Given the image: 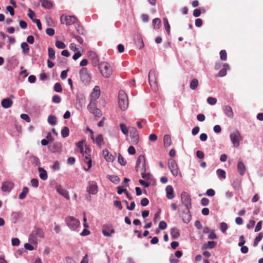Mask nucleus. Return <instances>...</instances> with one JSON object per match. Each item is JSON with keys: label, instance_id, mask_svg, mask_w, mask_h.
<instances>
[{"label": "nucleus", "instance_id": "a878e982", "mask_svg": "<svg viewBox=\"0 0 263 263\" xmlns=\"http://www.w3.org/2000/svg\"><path fill=\"white\" fill-rule=\"evenodd\" d=\"M38 171L39 173L40 178L43 180H46L48 178V175L46 171L42 167H39Z\"/></svg>", "mask_w": 263, "mask_h": 263}, {"label": "nucleus", "instance_id": "ea45409f", "mask_svg": "<svg viewBox=\"0 0 263 263\" xmlns=\"http://www.w3.org/2000/svg\"><path fill=\"white\" fill-rule=\"evenodd\" d=\"M120 129L121 130V132L122 133L125 135H127L128 134V128L127 127V126H126L125 124H124V123H121L120 124Z\"/></svg>", "mask_w": 263, "mask_h": 263}, {"label": "nucleus", "instance_id": "13d9d810", "mask_svg": "<svg viewBox=\"0 0 263 263\" xmlns=\"http://www.w3.org/2000/svg\"><path fill=\"white\" fill-rule=\"evenodd\" d=\"M117 192L118 194H121L123 193H125L126 194V196H128V192H127V190L123 189L122 186L118 187Z\"/></svg>", "mask_w": 263, "mask_h": 263}, {"label": "nucleus", "instance_id": "49530a36", "mask_svg": "<svg viewBox=\"0 0 263 263\" xmlns=\"http://www.w3.org/2000/svg\"><path fill=\"white\" fill-rule=\"evenodd\" d=\"M118 158V162L121 165L124 166L126 165V161L121 154H119Z\"/></svg>", "mask_w": 263, "mask_h": 263}, {"label": "nucleus", "instance_id": "7c9ffc66", "mask_svg": "<svg viewBox=\"0 0 263 263\" xmlns=\"http://www.w3.org/2000/svg\"><path fill=\"white\" fill-rule=\"evenodd\" d=\"M224 111L225 114L229 118H232L234 116V114L232 109L230 106H226L224 108Z\"/></svg>", "mask_w": 263, "mask_h": 263}, {"label": "nucleus", "instance_id": "bb28decb", "mask_svg": "<svg viewBox=\"0 0 263 263\" xmlns=\"http://www.w3.org/2000/svg\"><path fill=\"white\" fill-rule=\"evenodd\" d=\"M229 69V66L228 64H224L223 65V68H222L218 73L217 74V76L218 77H223L227 74V71Z\"/></svg>", "mask_w": 263, "mask_h": 263}, {"label": "nucleus", "instance_id": "338daca9", "mask_svg": "<svg viewBox=\"0 0 263 263\" xmlns=\"http://www.w3.org/2000/svg\"><path fill=\"white\" fill-rule=\"evenodd\" d=\"M21 118L25 120L26 121H27V122H30V119L29 118V117L28 116V115H27V114H22L21 115Z\"/></svg>", "mask_w": 263, "mask_h": 263}, {"label": "nucleus", "instance_id": "f8f14e48", "mask_svg": "<svg viewBox=\"0 0 263 263\" xmlns=\"http://www.w3.org/2000/svg\"><path fill=\"white\" fill-rule=\"evenodd\" d=\"M86 191L89 194L96 195L98 192V186L97 183L93 181H89L86 188Z\"/></svg>", "mask_w": 263, "mask_h": 263}, {"label": "nucleus", "instance_id": "8fccbe9b", "mask_svg": "<svg viewBox=\"0 0 263 263\" xmlns=\"http://www.w3.org/2000/svg\"><path fill=\"white\" fill-rule=\"evenodd\" d=\"M220 59L222 61H226L227 59V54L225 50H222L220 52Z\"/></svg>", "mask_w": 263, "mask_h": 263}, {"label": "nucleus", "instance_id": "4468645a", "mask_svg": "<svg viewBox=\"0 0 263 263\" xmlns=\"http://www.w3.org/2000/svg\"><path fill=\"white\" fill-rule=\"evenodd\" d=\"M77 18L73 16L62 15L61 17V21L62 24L66 25H71L77 22Z\"/></svg>", "mask_w": 263, "mask_h": 263}, {"label": "nucleus", "instance_id": "0eeeda50", "mask_svg": "<svg viewBox=\"0 0 263 263\" xmlns=\"http://www.w3.org/2000/svg\"><path fill=\"white\" fill-rule=\"evenodd\" d=\"M180 197L181 203L185 206V209H190L192 207V204L191 198L189 194L187 192H183Z\"/></svg>", "mask_w": 263, "mask_h": 263}, {"label": "nucleus", "instance_id": "cd10ccee", "mask_svg": "<svg viewBox=\"0 0 263 263\" xmlns=\"http://www.w3.org/2000/svg\"><path fill=\"white\" fill-rule=\"evenodd\" d=\"M148 80H149V83L151 85V86H152V84H155L156 83V80H155V72L154 70H150L148 73Z\"/></svg>", "mask_w": 263, "mask_h": 263}, {"label": "nucleus", "instance_id": "c03bdc74", "mask_svg": "<svg viewBox=\"0 0 263 263\" xmlns=\"http://www.w3.org/2000/svg\"><path fill=\"white\" fill-rule=\"evenodd\" d=\"M161 24V20L158 18H154L153 21V25L155 28H159Z\"/></svg>", "mask_w": 263, "mask_h": 263}, {"label": "nucleus", "instance_id": "9d476101", "mask_svg": "<svg viewBox=\"0 0 263 263\" xmlns=\"http://www.w3.org/2000/svg\"><path fill=\"white\" fill-rule=\"evenodd\" d=\"M130 132V143L132 144H137L139 141V133L134 127H129Z\"/></svg>", "mask_w": 263, "mask_h": 263}, {"label": "nucleus", "instance_id": "dca6fc26", "mask_svg": "<svg viewBox=\"0 0 263 263\" xmlns=\"http://www.w3.org/2000/svg\"><path fill=\"white\" fill-rule=\"evenodd\" d=\"M102 233L105 236L110 237L112 234L115 233V230L111 226L108 225L103 226Z\"/></svg>", "mask_w": 263, "mask_h": 263}, {"label": "nucleus", "instance_id": "6e6552de", "mask_svg": "<svg viewBox=\"0 0 263 263\" xmlns=\"http://www.w3.org/2000/svg\"><path fill=\"white\" fill-rule=\"evenodd\" d=\"M35 236H36L40 238H43L44 237V233L43 230L40 228H36L32 232L29 237V240L31 243H37V240L35 238Z\"/></svg>", "mask_w": 263, "mask_h": 263}, {"label": "nucleus", "instance_id": "f03ea898", "mask_svg": "<svg viewBox=\"0 0 263 263\" xmlns=\"http://www.w3.org/2000/svg\"><path fill=\"white\" fill-rule=\"evenodd\" d=\"M118 99V104L120 109L123 111L127 109L128 106V100L127 96L124 91H119Z\"/></svg>", "mask_w": 263, "mask_h": 263}, {"label": "nucleus", "instance_id": "393cba45", "mask_svg": "<svg viewBox=\"0 0 263 263\" xmlns=\"http://www.w3.org/2000/svg\"><path fill=\"white\" fill-rule=\"evenodd\" d=\"M166 191V196L167 199H172L175 197V194L174 192V189L173 187L171 185H168L166 186L165 189Z\"/></svg>", "mask_w": 263, "mask_h": 263}, {"label": "nucleus", "instance_id": "c756f323", "mask_svg": "<svg viewBox=\"0 0 263 263\" xmlns=\"http://www.w3.org/2000/svg\"><path fill=\"white\" fill-rule=\"evenodd\" d=\"M97 108V101L90 99V102L87 106L88 110L90 112H92Z\"/></svg>", "mask_w": 263, "mask_h": 263}, {"label": "nucleus", "instance_id": "423d86ee", "mask_svg": "<svg viewBox=\"0 0 263 263\" xmlns=\"http://www.w3.org/2000/svg\"><path fill=\"white\" fill-rule=\"evenodd\" d=\"M135 168L137 172H146L145 158L143 155L138 157Z\"/></svg>", "mask_w": 263, "mask_h": 263}, {"label": "nucleus", "instance_id": "6e6d98bb", "mask_svg": "<svg viewBox=\"0 0 263 263\" xmlns=\"http://www.w3.org/2000/svg\"><path fill=\"white\" fill-rule=\"evenodd\" d=\"M167 228V224L164 221H161L159 223V228L161 230H165Z\"/></svg>", "mask_w": 263, "mask_h": 263}, {"label": "nucleus", "instance_id": "1a4fd4ad", "mask_svg": "<svg viewBox=\"0 0 263 263\" xmlns=\"http://www.w3.org/2000/svg\"><path fill=\"white\" fill-rule=\"evenodd\" d=\"M231 141L234 146L237 147L239 145V142L242 140L240 133L238 130H235L230 135Z\"/></svg>", "mask_w": 263, "mask_h": 263}, {"label": "nucleus", "instance_id": "2eb2a0df", "mask_svg": "<svg viewBox=\"0 0 263 263\" xmlns=\"http://www.w3.org/2000/svg\"><path fill=\"white\" fill-rule=\"evenodd\" d=\"M55 189L56 190V191L62 196L64 197L67 200L70 199L68 191L65 189L64 188H63L61 185H56Z\"/></svg>", "mask_w": 263, "mask_h": 263}, {"label": "nucleus", "instance_id": "4d7b16f0", "mask_svg": "<svg viewBox=\"0 0 263 263\" xmlns=\"http://www.w3.org/2000/svg\"><path fill=\"white\" fill-rule=\"evenodd\" d=\"M61 101V97L58 95H54L52 98V102L55 103H59Z\"/></svg>", "mask_w": 263, "mask_h": 263}, {"label": "nucleus", "instance_id": "aec40b11", "mask_svg": "<svg viewBox=\"0 0 263 263\" xmlns=\"http://www.w3.org/2000/svg\"><path fill=\"white\" fill-rule=\"evenodd\" d=\"M190 210V209H185L182 214V220L185 223H189L192 218Z\"/></svg>", "mask_w": 263, "mask_h": 263}, {"label": "nucleus", "instance_id": "603ef678", "mask_svg": "<svg viewBox=\"0 0 263 263\" xmlns=\"http://www.w3.org/2000/svg\"><path fill=\"white\" fill-rule=\"evenodd\" d=\"M207 102L210 105H214L216 103L217 100L215 98L210 97L207 99Z\"/></svg>", "mask_w": 263, "mask_h": 263}, {"label": "nucleus", "instance_id": "2f4dec72", "mask_svg": "<svg viewBox=\"0 0 263 263\" xmlns=\"http://www.w3.org/2000/svg\"><path fill=\"white\" fill-rule=\"evenodd\" d=\"M163 142L165 147H168L172 143L171 136L168 135H165L163 137Z\"/></svg>", "mask_w": 263, "mask_h": 263}, {"label": "nucleus", "instance_id": "58836bf2", "mask_svg": "<svg viewBox=\"0 0 263 263\" xmlns=\"http://www.w3.org/2000/svg\"><path fill=\"white\" fill-rule=\"evenodd\" d=\"M263 237V234L262 233H260L257 236H256L254 239V241L253 243L254 247H256L259 242L262 239Z\"/></svg>", "mask_w": 263, "mask_h": 263}, {"label": "nucleus", "instance_id": "69168bd1", "mask_svg": "<svg viewBox=\"0 0 263 263\" xmlns=\"http://www.w3.org/2000/svg\"><path fill=\"white\" fill-rule=\"evenodd\" d=\"M139 182L141 185H143L145 187H148L150 185L149 183L142 179H140Z\"/></svg>", "mask_w": 263, "mask_h": 263}, {"label": "nucleus", "instance_id": "0e129e2a", "mask_svg": "<svg viewBox=\"0 0 263 263\" xmlns=\"http://www.w3.org/2000/svg\"><path fill=\"white\" fill-rule=\"evenodd\" d=\"M206 195H208L209 196L213 197L215 195V192L214 190L210 189H208L206 191Z\"/></svg>", "mask_w": 263, "mask_h": 263}, {"label": "nucleus", "instance_id": "f3484780", "mask_svg": "<svg viewBox=\"0 0 263 263\" xmlns=\"http://www.w3.org/2000/svg\"><path fill=\"white\" fill-rule=\"evenodd\" d=\"M13 187V183L10 181H5L2 183L1 190L5 192H10Z\"/></svg>", "mask_w": 263, "mask_h": 263}, {"label": "nucleus", "instance_id": "052dcab7", "mask_svg": "<svg viewBox=\"0 0 263 263\" xmlns=\"http://www.w3.org/2000/svg\"><path fill=\"white\" fill-rule=\"evenodd\" d=\"M46 32L49 36H53L55 33L54 30L51 28H47Z\"/></svg>", "mask_w": 263, "mask_h": 263}, {"label": "nucleus", "instance_id": "412c9836", "mask_svg": "<svg viewBox=\"0 0 263 263\" xmlns=\"http://www.w3.org/2000/svg\"><path fill=\"white\" fill-rule=\"evenodd\" d=\"M237 171L241 176H243L246 173V168L245 164L242 160H239L237 165Z\"/></svg>", "mask_w": 263, "mask_h": 263}, {"label": "nucleus", "instance_id": "72a5a7b5", "mask_svg": "<svg viewBox=\"0 0 263 263\" xmlns=\"http://www.w3.org/2000/svg\"><path fill=\"white\" fill-rule=\"evenodd\" d=\"M28 191L29 189L27 187H24L23 188L22 192L19 195V199L21 200L24 199L26 197L27 194H28Z\"/></svg>", "mask_w": 263, "mask_h": 263}, {"label": "nucleus", "instance_id": "bf43d9fd", "mask_svg": "<svg viewBox=\"0 0 263 263\" xmlns=\"http://www.w3.org/2000/svg\"><path fill=\"white\" fill-rule=\"evenodd\" d=\"M31 184L33 187H37L39 186V181L37 179L34 178L31 180Z\"/></svg>", "mask_w": 263, "mask_h": 263}, {"label": "nucleus", "instance_id": "5fc2aeb1", "mask_svg": "<svg viewBox=\"0 0 263 263\" xmlns=\"http://www.w3.org/2000/svg\"><path fill=\"white\" fill-rule=\"evenodd\" d=\"M217 245L216 242L213 241H209L208 242V246L204 247L205 248H209V249H213Z\"/></svg>", "mask_w": 263, "mask_h": 263}, {"label": "nucleus", "instance_id": "20e7f679", "mask_svg": "<svg viewBox=\"0 0 263 263\" xmlns=\"http://www.w3.org/2000/svg\"><path fill=\"white\" fill-rule=\"evenodd\" d=\"M65 222L68 228L72 231H78V229L80 225L79 220L72 216H67L65 218Z\"/></svg>", "mask_w": 263, "mask_h": 263}, {"label": "nucleus", "instance_id": "f704fd0d", "mask_svg": "<svg viewBox=\"0 0 263 263\" xmlns=\"http://www.w3.org/2000/svg\"><path fill=\"white\" fill-rule=\"evenodd\" d=\"M216 174L219 178H221L222 179H225L226 178V172L222 169H218L216 171Z\"/></svg>", "mask_w": 263, "mask_h": 263}, {"label": "nucleus", "instance_id": "4c0bfd02", "mask_svg": "<svg viewBox=\"0 0 263 263\" xmlns=\"http://www.w3.org/2000/svg\"><path fill=\"white\" fill-rule=\"evenodd\" d=\"M48 54L49 57L51 59H52V60L55 59V51H54L53 48H52L51 47L48 48Z\"/></svg>", "mask_w": 263, "mask_h": 263}, {"label": "nucleus", "instance_id": "f257e3e1", "mask_svg": "<svg viewBox=\"0 0 263 263\" xmlns=\"http://www.w3.org/2000/svg\"><path fill=\"white\" fill-rule=\"evenodd\" d=\"M77 151L80 152L85 157V162L88 164V168L86 171L89 170L92 166V160L90 157L91 151L89 148L84 145V141H81L77 143Z\"/></svg>", "mask_w": 263, "mask_h": 263}, {"label": "nucleus", "instance_id": "680f3d73", "mask_svg": "<svg viewBox=\"0 0 263 263\" xmlns=\"http://www.w3.org/2000/svg\"><path fill=\"white\" fill-rule=\"evenodd\" d=\"M12 245L13 246H18L20 245V240L17 238H13L11 240Z\"/></svg>", "mask_w": 263, "mask_h": 263}, {"label": "nucleus", "instance_id": "39448f33", "mask_svg": "<svg viewBox=\"0 0 263 263\" xmlns=\"http://www.w3.org/2000/svg\"><path fill=\"white\" fill-rule=\"evenodd\" d=\"M99 68L104 78H109L112 74L111 67L106 62H102L99 65Z\"/></svg>", "mask_w": 263, "mask_h": 263}, {"label": "nucleus", "instance_id": "a19ab883", "mask_svg": "<svg viewBox=\"0 0 263 263\" xmlns=\"http://www.w3.org/2000/svg\"><path fill=\"white\" fill-rule=\"evenodd\" d=\"M69 129L67 127H64L61 130V135L62 137L66 138L69 136Z\"/></svg>", "mask_w": 263, "mask_h": 263}, {"label": "nucleus", "instance_id": "6ab92c4d", "mask_svg": "<svg viewBox=\"0 0 263 263\" xmlns=\"http://www.w3.org/2000/svg\"><path fill=\"white\" fill-rule=\"evenodd\" d=\"M101 95V90L99 86H95L91 94V99L97 101Z\"/></svg>", "mask_w": 263, "mask_h": 263}, {"label": "nucleus", "instance_id": "c9c22d12", "mask_svg": "<svg viewBox=\"0 0 263 263\" xmlns=\"http://www.w3.org/2000/svg\"><path fill=\"white\" fill-rule=\"evenodd\" d=\"M198 86V81L197 79H194L190 83V87L191 89L195 90Z\"/></svg>", "mask_w": 263, "mask_h": 263}, {"label": "nucleus", "instance_id": "37998d69", "mask_svg": "<svg viewBox=\"0 0 263 263\" xmlns=\"http://www.w3.org/2000/svg\"><path fill=\"white\" fill-rule=\"evenodd\" d=\"M55 45L59 49H64L66 47V45L63 42L60 41H57Z\"/></svg>", "mask_w": 263, "mask_h": 263}, {"label": "nucleus", "instance_id": "ddd939ff", "mask_svg": "<svg viewBox=\"0 0 263 263\" xmlns=\"http://www.w3.org/2000/svg\"><path fill=\"white\" fill-rule=\"evenodd\" d=\"M87 130L89 131V133H91L90 138L93 140V142L95 143L99 147H101L103 142V138L102 135L100 134L98 135L96 138H95L93 131L89 128H87Z\"/></svg>", "mask_w": 263, "mask_h": 263}, {"label": "nucleus", "instance_id": "c85d7f7f", "mask_svg": "<svg viewBox=\"0 0 263 263\" xmlns=\"http://www.w3.org/2000/svg\"><path fill=\"white\" fill-rule=\"evenodd\" d=\"M171 235L173 239H177L180 236V232L178 229L173 228L171 230Z\"/></svg>", "mask_w": 263, "mask_h": 263}, {"label": "nucleus", "instance_id": "3c124183", "mask_svg": "<svg viewBox=\"0 0 263 263\" xmlns=\"http://www.w3.org/2000/svg\"><path fill=\"white\" fill-rule=\"evenodd\" d=\"M21 48L22 49V50L24 53H26V52L28 51L29 50L28 45L26 42L22 43L21 44Z\"/></svg>", "mask_w": 263, "mask_h": 263}, {"label": "nucleus", "instance_id": "9b49d317", "mask_svg": "<svg viewBox=\"0 0 263 263\" xmlns=\"http://www.w3.org/2000/svg\"><path fill=\"white\" fill-rule=\"evenodd\" d=\"M168 168L172 175L174 176H177L179 173V170L175 160L173 159H170L168 160Z\"/></svg>", "mask_w": 263, "mask_h": 263}, {"label": "nucleus", "instance_id": "473e14b6", "mask_svg": "<svg viewBox=\"0 0 263 263\" xmlns=\"http://www.w3.org/2000/svg\"><path fill=\"white\" fill-rule=\"evenodd\" d=\"M48 123L51 125H55L57 123V118L55 116L49 115L48 117Z\"/></svg>", "mask_w": 263, "mask_h": 263}, {"label": "nucleus", "instance_id": "a18cd8bd", "mask_svg": "<svg viewBox=\"0 0 263 263\" xmlns=\"http://www.w3.org/2000/svg\"><path fill=\"white\" fill-rule=\"evenodd\" d=\"M109 180L115 184H118L120 181V179L117 176H110L109 177Z\"/></svg>", "mask_w": 263, "mask_h": 263}, {"label": "nucleus", "instance_id": "e2e57ef3", "mask_svg": "<svg viewBox=\"0 0 263 263\" xmlns=\"http://www.w3.org/2000/svg\"><path fill=\"white\" fill-rule=\"evenodd\" d=\"M13 219L17 220L21 217V214L17 212H13L11 214Z\"/></svg>", "mask_w": 263, "mask_h": 263}, {"label": "nucleus", "instance_id": "4be33fe9", "mask_svg": "<svg viewBox=\"0 0 263 263\" xmlns=\"http://www.w3.org/2000/svg\"><path fill=\"white\" fill-rule=\"evenodd\" d=\"M13 101L10 98H7L3 99L1 101V105L4 108H8L12 106Z\"/></svg>", "mask_w": 263, "mask_h": 263}, {"label": "nucleus", "instance_id": "e433bc0d", "mask_svg": "<svg viewBox=\"0 0 263 263\" xmlns=\"http://www.w3.org/2000/svg\"><path fill=\"white\" fill-rule=\"evenodd\" d=\"M42 6L46 8L50 9L52 7V3L48 0H41Z\"/></svg>", "mask_w": 263, "mask_h": 263}, {"label": "nucleus", "instance_id": "79ce46f5", "mask_svg": "<svg viewBox=\"0 0 263 263\" xmlns=\"http://www.w3.org/2000/svg\"><path fill=\"white\" fill-rule=\"evenodd\" d=\"M164 25L165 28L166 29V31H167V33L169 34L170 33V25L168 23V20L166 17H164L163 19Z\"/></svg>", "mask_w": 263, "mask_h": 263}, {"label": "nucleus", "instance_id": "b1692460", "mask_svg": "<svg viewBox=\"0 0 263 263\" xmlns=\"http://www.w3.org/2000/svg\"><path fill=\"white\" fill-rule=\"evenodd\" d=\"M88 57L94 66H96L98 64L99 61V58L95 52L93 51L89 52Z\"/></svg>", "mask_w": 263, "mask_h": 263}, {"label": "nucleus", "instance_id": "5701e85b", "mask_svg": "<svg viewBox=\"0 0 263 263\" xmlns=\"http://www.w3.org/2000/svg\"><path fill=\"white\" fill-rule=\"evenodd\" d=\"M241 179L235 178L233 179L231 185L235 190H239L241 187Z\"/></svg>", "mask_w": 263, "mask_h": 263}, {"label": "nucleus", "instance_id": "de8ad7c7", "mask_svg": "<svg viewBox=\"0 0 263 263\" xmlns=\"http://www.w3.org/2000/svg\"><path fill=\"white\" fill-rule=\"evenodd\" d=\"M54 90L57 92H61L62 91V87L59 83H56L54 84Z\"/></svg>", "mask_w": 263, "mask_h": 263}, {"label": "nucleus", "instance_id": "864d4df0", "mask_svg": "<svg viewBox=\"0 0 263 263\" xmlns=\"http://www.w3.org/2000/svg\"><path fill=\"white\" fill-rule=\"evenodd\" d=\"M91 113L96 117H100L102 116L101 110L98 108L94 110Z\"/></svg>", "mask_w": 263, "mask_h": 263}, {"label": "nucleus", "instance_id": "7ed1b4c3", "mask_svg": "<svg viewBox=\"0 0 263 263\" xmlns=\"http://www.w3.org/2000/svg\"><path fill=\"white\" fill-rule=\"evenodd\" d=\"M81 81L85 85H88L91 81V76L86 68H82L79 72Z\"/></svg>", "mask_w": 263, "mask_h": 263}, {"label": "nucleus", "instance_id": "774afa93", "mask_svg": "<svg viewBox=\"0 0 263 263\" xmlns=\"http://www.w3.org/2000/svg\"><path fill=\"white\" fill-rule=\"evenodd\" d=\"M140 203L142 206H145L148 204L149 201L147 198H144L141 200Z\"/></svg>", "mask_w": 263, "mask_h": 263}, {"label": "nucleus", "instance_id": "a211bd4d", "mask_svg": "<svg viewBox=\"0 0 263 263\" xmlns=\"http://www.w3.org/2000/svg\"><path fill=\"white\" fill-rule=\"evenodd\" d=\"M102 154L105 160L108 162H113L115 159V156L106 149L103 151Z\"/></svg>", "mask_w": 263, "mask_h": 263}, {"label": "nucleus", "instance_id": "09e8293b", "mask_svg": "<svg viewBox=\"0 0 263 263\" xmlns=\"http://www.w3.org/2000/svg\"><path fill=\"white\" fill-rule=\"evenodd\" d=\"M220 229L222 233H225L228 229V226L226 222H222L220 223Z\"/></svg>", "mask_w": 263, "mask_h": 263}]
</instances>
